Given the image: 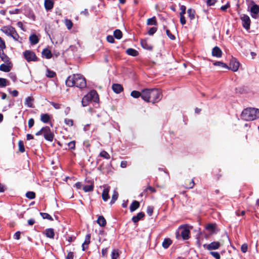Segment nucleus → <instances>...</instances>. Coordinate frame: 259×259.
Wrapping results in <instances>:
<instances>
[{
    "label": "nucleus",
    "mask_w": 259,
    "mask_h": 259,
    "mask_svg": "<svg viewBox=\"0 0 259 259\" xmlns=\"http://www.w3.org/2000/svg\"><path fill=\"white\" fill-rule=\"evenodd\" d=\"M215 228V225L213 224H209L206 226V229L213 232Z\"/></svg>",
    "instance_id": "48"
},
{
    "label": "nucleus",
    "mask_w": 259,
    "mask_h": 259,
    "mask_svg": "<svg viewBox=\"0 0 259 259\" xmlns=\"http://www.w3.org/2000/svg\"><path fill=\"white\" fill-rule=\"evenodd\" d=\"M1 30L8 36L12 37L15 41L21 42V38L16 31L15 28L8 26L3 27Z\"/></svg>",
    "instance_id": "4"
},
{
    "label": "nucleus",
    "mask_w": 259,
    "mask_h": 259,
    "mask_svg": "<svg viewBox=\"0 0 259 259\" xmlns=\"http://www.w3.org/2000/svg\"><path fill=\"white\" fill-rule=\"evenodd\" d=\"M126 53L128 55L134 56V57H136V56H138L139 54V53L137 50H136L134 49H132V48H129V49H127L126 51Z\"/></svg>",
    "instance_id": "25"
},
{
    "label": "nucleus",
    "mask_w": 259,
    "mask_h": 259,
    "mask_svg": "<svg viewBox=\"0 0 259 259\" xmlns=\"http://www.w3.org/2000/svg\"><path fill=\"white\" fill-rule=\"evenodd\" d=\"M145 216V214L143 212H139L137 215L134 216L132 218V221L134 223H136L140 220L142 219Z\"/></svg>",
    "instance_id": "18"
},
{
    "label": "nucleus",
    "mask_w": 259,
    "mask_h": 259,
    "mask_svg": "<svg viewBox=\"0 0 259 259\" xmlns=\"http://www.w3.org/2000/svg\"><path fill=\"white\" fill-rule=\"evenodd\" d=\"M203 246L208 250H215L220 247L221 243L218 241H214L208 244H204Z\"/></svg>",
    "instance_id": "9"
},
{
    "label": "nucleus",
    "mask_w": 259,
    "mask_h": 259,
    "mask_svg": "<svg viewBox=\"0 0 259 259\" xmlns=\"http://www.w3.org/2000/svg\"><path fill=\"white\" fill-rule=\"evenodd\" d=\"M172 241L169 238H165L164 239L162 245V247L166 249L169 247V246L171 244Z\"/></svg>",
    "instance_id": "26"
},
{
    "label": "nucleus",
    "mask_w": 259,
    "mask_h": 259,
    "mask_svg": "<svg viewBox=\"0 0 259 259\" xmlns=\"http://www.w3.org/2000/svg\"><path fill=\"white\" fill-rule=\"evenodd\" d=\"M19 150L20 152L23 153L25 151V148L23 144V142L21 140L18 142Z\"/></svg>",
    "instance_id": "40"
},
{
    "label": "nucleus",
    "mask_w": 259,
    "mask_h": 259,
    "mask_svg": "<svg viewBox=\"0 0 259 259\" xmlns=\"http://www.w3.org/2000/svg\"><path fill=\"white\" fill-rule=\"evenodd\" d=\"M40 120L44 123H48L50 120V116L48 114H41Z\"/></svg>",
    "instance_id": "29"
},
{
    "label": "nucleus",
    "mask_w": 259,
    "mask_h": 259,
    "mask_svg": "<svg viewBox=\"0 0 259 259\" xmlns=\"http://www.w3.org/2000/svg\"><path fill=\"white\" fill-rule=\"evenodd\" d=\"M34 124V120L33 118H30L28 120V127L29 128H31Z\"/></svg>",
    "instance_id": "63"
},
{
    "label": "nucleus",
    "mask_w": 259,
    "mask_h": 259,
    "mask_svg": "<svg viewBox=\"0 0 259 259\" xmlns=\"http://www.w3.org/2000/svg\"><path fill=\"white\" fill-rule=\"evenodd\" d=\"M156 31L157 28L155 27H153L149 29L148 33L150 35H152L156 32Z\"/></svg>",
    "instance_id": "50"
},
{
    "label": "nucleus",
    "mask_w": 259,
    "mask_h": 259,
    "mask_svg": "<svg viewBox=\"0 0 259 259\" xmlns=\"http://www.w3.org/2000/svg\"><path fill=\"white\" fill-rule=\"evenodd\" d=\"M68 146L70 149L74 150L75 148V142L74 141L70 142L68 144Z\"/></svg>",
    "instance_id": "52"
},
{
    "label": "nucleus",
    "mask_w": 259,
    "mask_h": 259,
    "mask_svg": "<svg viewBox=\"0 0 259 259\" xmlns=\"http://www.w3.org/2000/svg\"><path fill=\"white\" fill-rule=\"evenodd\" d=\"M148 191H150L151 193H154L156 192V190L154 188L151 187V186H148L144 191V192L142 193L141 194V196H143V195H145L144 193H147Z\"/></svg>",
    "instance_id": "43"
},
{
    "label": "nucleus",
    "mask_w": 259,
    "mask_h": 259,
    "mask_svg": "<svg viewBox=\"0 0 259 259\" xmlns=\"http://www.w3.org/2000/svg\"><path fill=\"white\" fill-rule=\"evenodd\" d=\"M216 2L217 0H206V4L209 6H213Z\"/></svg>",
    "instance_id": "58"
},
{
    "label": "nucleus",
    "mask_w": 259,
    "mask_h": 259,
    "mask_svg": "<svg viewBox=\"0 0 259 259\" xmlns=\"http://www.w3.org/2000/svg\"><path fill=\"white\" fill-rule=\"evenodd\" d=\"M248 246L247 244H243L241 247V250L242 252L245 253L247 251Z\"/></svg>",
    "instance_id": "55"
},
{
    "label": "nucleus",
    "mask_w": 259,
    "mask_h": 259,
    "mask_svg": "<svg viewBox=\"0 0 259 259\" xmlns=\"http://www.w3.org/2000/svg\"><path fill=\"white\" fill-rule=\"evenodd\" d=\"M43 135L46 140L50 142H52L53 141L54 135L49 126H46L44 127Z\"/></svg>",
    "instance_id": "7"
},
{
    "label": "nucleus",
    "mask_w": 259,
    "mask_h": 259,
    "mask_svg": "<svg viewBox=\"0 0 259 259\" xmlns=\"http://www.w3.org/2000/svg\"><path fill=\"white\" fill-rule=\"evenodd\" d=\"M118 196V193L116 191H114L113 194L112 195V199L110 201L111 204H112L115 202V201L117 199Z\"/></svg>",
    "instance_id": "42"
},
{
    "label": "nucleus",
    "mask_w": 259,
    "mask_h": 259,
    "mask_svg": "<svg viewBox=\"0 0 259 259\" xmlns=\"http://www.w3.org/2000/svg\"><path fill=\"white\" fill-rule=\"evenodd\" d=\"M50 104L56 109H59L61 108V105L59 103H56L52 102L50 103Z\"/></svg>",
    "instance_id": "57"
},
{
    "label": "nucleus",
    "mask_w": 259,
    "mask_h": 259,
    "mask_svg": "<svg viewBox=\"0 0 259 259\" xmlns=\"http://www.w3.org/2000/svg\"><path fill=\"white\" fill-rule=\"evenodd\" d=\"M241 118L246 121H251L259 118V109L254 108L244 109L241 113Z\"/></svg>",
    "instance_id": "3"
},
{
    "label": "nucleus",
    "mask_w": 259,
    "mask_h": 259,
    "mask_svg": "<svg viewBox=\"0 0 259 259\" xmlns=\"http://www.w3.org/2000/svg\"><path fill=\"white\" fill-rule=\"evenodd\" d=\"M44 234L46 235L47 237L51 239H54L55 236L54 230L52 228L46 229Z\"/></svg>",
    "instance_id": "17"
},
{
    "label": "nucleus",
    "mask_w": 259,
    "mask_h": 259,
    "mask_svg": "<svg viewBox=\"0 0 259 259\" xmlns=\"http://www.w3.org/2000/svg\"><path fill=\"white\" fill-rule=\"evenodd\" d=\"M141 45L142 47L146 50H152L153 47L151 45L149 44L146 40L142 39L141 40Z\"/></svg>",
    "instance_id": "19"
},
{
    "label": "nucleus",
    "mask_w": 259,
    "mask_h": 259,
    "mask_svg": "<svg viewBox=\"0 0 259 259\" xmlns=\"http://www.w3.org/2000/svg\"><path fill=\"white\" fill-rule=\"evenodd\" d=\"M66 84L70 87L76 86L79 88H84L87 83L84 77L77 74L69 76L66 80Z\"/></svg>",
    "instance_id": "2"
},
{
    "label": "nucleus",
    "mask_w": 259,
    "mask_h": 259,
    "mask_svg": "<svg viewBox=\"0 0 259 259\" xmlns=\"http://www.w3.org/2000/svg\"><path fill=\"white\" fill-rule=\"evenodd\" d=\"M119 255L118 251L116 249H113L111 253V259H117Z\"/></svg>",
    "instance_id": "44"
},
{
    "label": "nucleus",
    "mask_w": 259,
    "mask_h": 259,
    "mask_svg": "<svg viewBox=\"0 0 259 259\" xmlns=\"http://www.w3.org/2000/svg\"><path fill=\"white\" fill-rule=\"evenodd\" d=\"M250 12L254 14H257L259 13V6L256 4L253 5L251 7Z\"/></svg>",
    "instance_id": "33"
},
{
    "label": "nucleus",
    "mask_w": 259,
    "mask_h": 259,
    "mask_svg": "<svg viewBox=\"0 0 259 259\" xmlns=\"http://www.w3.org/2000/svg\"><path fill=\"white\" fill-rule=\"evenodd\" d=\"M23 55L25 59L28 61H37L38 58L36 57L35 54L30 50H26L23 53Z\"/></svg>",
    "instance_id": "6"
},
{
    "label": "nucleus",
    "mask_w": 259,
    "mask_h": 259,
    "mask_svg": "<svg viewBox=\"0 0 259 259\" xmlns=\"http://www.w3.org/2000/svg\"><path fill=\"white\" fill-rule=\"evenodd\" d=\"M8 80L4 78H0V87H5L8 84H7Z\"/></svg>",
    "instance_id": "45"
},
{
    "label": "nucleus",
    "mask_w": 259,
    "mask_h": 259,
    "mask_svg": "<svg viewBox=\"0 0 259 259\" xmlns=\"http://www.w3.org/2000/svg\"><path fill=\"white\" fill-rule=\"evenodd\" d=\"M212 55L217 58H220L222 56V51L220 48L216 46L212 50Z\"/></svg>",
    "instance_id": "12"
},
{
    "label": "nucleus",
    "mask_w": 259,
    "mask_h": 259,
    "mask_svg": "<svg viewBox=\"0 0 259 259\" xmlns=\"http://www.w3.org/2000/svg\"><path fill=\"white\" fill-rule=\"evenodd\" d=\"M46 75L48 77L53 78L56 75V73L53 71L48 70Z\"/></svg>",
    "instance_id": "51"
},
{
    "label": "nucleus",
    "mask_w": 259,
    "mask_h": 259,
    "mask_svg": "<svg viewBox=\"0 0 259 259\" xmlns=\"http://www.w3.org/2000/svg\"><path fill=\"white\" fill-rule=\"evenodd\" d=\"M99 155L105 159H109L110 158V155L105 151L103 150L100 153Z\"/></svg>",
    "instance_id": "39"
},
{
    "label": "nucleus",
    "mask_w": 259,
    "mask_h": 259,
    "mask_svg": "<svg viewBox=\"0 0 259 259\" xmlns=\"http://www.w3.org/2000/svg\"><path fill=\"white\" fill-rule=\"evenodd\" d=\"M44 6L47 11H50L54 7V2L53 0H45Z\"/></svg>",
    "instance_id": "16"
},
{
    "label": "nucleus",
    "mask_w": 259,
    "mask_h": 259,
    "mask_svg": "<svg viewBox=\"0 0 259 259\" xmlns=\"http://www.w3.org/2000/svg\"><path fill=\"white\" fill-rule=\"evenodd\" d=\"M65 24L67 28L68 29H70L72 28V26H73V23H72V21L70 20H69V19H66L65 20Z\"/></svg>",
    "instance_id": "46"
},
{
    "label": "nucleus",
    "mask_w": 259,
    "mask_h": 259,
    "mask_svg": "<svg viewBox=\"0 0 259 259\" xmlns=\"http://www.w3.org/2000/svg\"><path fill=\"white\" fill-rule=\"evenodd\" d=\"M26 196L30 199H34L35 197V194L33 192L29 191L26 193Z\"/></svg>",
    "instance_id": "47"
},
{
    "label": "nucleus",
    "mask_w": 259,
    "mask_h": 259,
    "mask_svg": "<svg viewBox=\"0 0 259 259\" xmlns=\"http://www.w3.org/2000/svg\"><path fill=\"white\" fill-rule=\"evenodd\" d=\"M113 92L116 94H119L123 91V88L120 84L113 83L112 86Z\"/></svg>",
    "instance_id": "15"
},
{
    "label": "nucleus",
    "mask_w": 259,
    "mask_h": 259,
    "mask_svg": "<svg viewBox=\"0 0 259 259\" xmlns=\"http://www.w3.org/2000/svg\"><path fill=\"white\" fill-rule=\"evenodd\" d=\"M240 19L242 22V26L246 30L249 29L251 23L249 17L245 14H241Z\"/></svg>",
    "instance_id": "8"
},
{
    "label": "nucleus",
    "mask_w": 259,
    "mask_h": 259,
    "mask_svg": "<svg viewBox=\"0 0 259 259\" xmlns=\"http://www.w3.org/2000/svg\"><path fill=\"white\" fill-rule=\"evenodd\" d=\"M131 96L134 98H138L140 97H142V92L140 93L137 91H133L131 92Z\"/></svg>",
    "instance_id": "35"
},
{
    "label": "nucleus",
    "mask_w": 259,
    "mask_h": 259,
    "mask_svg": "<svg viewBox=\"0 0 259 259\" xmlns=\"http://www.w3.org/2000/svg\"><path fill=\"white\" fill-rule=\"evenodd\" d=\"M97 222L101 227H105L106 225V221L102 215H100L98 217Z\"/></svg>",
    "instance_id": "21"
},
{
    "label": "nucleus",
    "mask_w": 259,
    "mask_h": 259,
    "mask_svg": "<svg viewBox=\"0 0 259 259\" xmlns=\"http://www.w3.org/2000/svg\"><path fill=\"white\" fill-rule=\"evenodd\" d=\"M33 99L31 97H28L25 99V105L28 107L33 108L34 106L32 103Z\"/></svg>",
    "instance_id": "24"
},
{
    "label": "nucleus",
    "mask_w": 259,
    "mask_h": 259,
    "mask_svg": "<svg viewBox=\"0 0 259 259\" xmlns=\"http://www.w3.org/2000/svg\"><path fill=\"white\" fill-rule=\"evenodd\" d=\"M181 231V234L179 235L178 233L176 234L177 239H179L181 236L184 240H188L190 238V230L186 227L182 226L179 228Z\"/></svg>",
    "instance_id": "5"
},
{
    "label": "nucleus",
    "mask_w": 259,
    "mask_h": 259,
    "mask_svg": "<svg viewBox=\"0 0 259 259\" xmlns=\"http://www.w3.org/2000/svg\"><path fill=\"white\" fill-rule=\"evenodd\" d=\"M187 13L188 14V16L191 20H193L195 18V11L194 10L192 9H189L187 10Z\"/></svg>",
    "instance_id": "34"
},
{
    "label": "nucleus",
    "mask_w": 259,
    "mask_h": 259,
    "mask_svg": "<svg viewBox=\"0 0 259 259\" xmlns=\"http://www.w3.org/2000/svg\"><path fill=\"white\" fill-rule=\"evenodd\" d=\"M239 62L235 58H232L230 62V66L228 69H230L234 72L237 71L239 67Z\"/></svg>",
    "instance_id": "10"
},
{
    "label": "nucleus",
    "mask_w": 259,
    "mask_h": 259,
    "mask_svg": "<svg viewBox=\"0 0 259 259\" xmlns=\"http://www.w3.org/2000/svg\"><path fill=\"white\" fill-rule=\"evenodd\" d=\"M93 189H94V185L93 184L86 185V186H83V190L85 192H91L93 190Z\"/></svg>",
    "instance_id": "36"
},
{
    "label": "nucleus",
    "mask_w": 259,
    "mask_h": 259,
    "mask_svg": "<svg viewBox=\"0 0 259 259\" xmlns=\"http://www.w3.org/2000/svg\"><path fill=\"white\" fill-rule=\"evenodd\" d=\"M157 24L156 17L155 16L149 18L147 21V24L148 25H156Z\"/></svg>",
    "instance_id": "31"
},
{
    "label": "nucleus",
    "mask_w": 259,
    "mask_h": 259,
    "mask_svg": "<svg viewBox=\"0 0 259 259\" xmlns=\"http://www.w3.org/2000/svg\"><path fill=\"white\" fill-rule=\"evenodd\" d=\"M88 95L91 99V101H93L95 102H98L99 101V97L97 92L95 90L91 91Z\"/></svg>",
    "instance_id": "11"
},
{
    "label": "nucleus",
    "mask_w": 259,
    "mask_h": 259,
    "mask_svg": "<svg viewBox=\"0 0 259 259\" xmlns=\"http://www.w3.org/2000/svg\"><path fill=\"white\" fill-rule=\"evenodd\" d=\"M230 7V3L228 2L225 5L221 7V10L223 11H226V10Z\"/></svg>",
    "instance_id": "59"
},
{
    "label": "nucleus",
    "mask_w": 259,
    "mask_h": 259,
    "mask_svg": "<svg viewBox=\"0 0 259 259\" xmlns=\"http://www.w3.org/2000/svg\"><path fill=\"white\" fill-rule=\"evenodd\" d=\"M40 214L44 219H48L52 221H53L52 217L48 213L40 212Z\"/></svg>",
    "instance_id": "37"
},
{
    "label": "nucleus",
    "mask_w": 259,
    "mask_h": 259,
    "mask_svg": "<svg viewBox=\"0 0 259 259\" xmlns=\"http://www.w3.org/2000/svg\"><path fill=\"white\" fill-rule=\"evenodd\" d=\"M0 48L1 51H3L6 48L5 42L1 37H0Z\"/></svg>",
    "instance_id": "54"
},
{
    "label": "nucleus",
    "mask_w": 259,
    "mask_h": 259,
    "mask_svg": "<svg viewBox=\"0 0 259 259\" xmlns=\"http://www.w3.org/2000/svg\"><path fill=\"white\" fill-rule=\"evenodd\" d=\"M12 64L11 62L6 64H2L0 65V70L5 72H9L12 68Z\"/></svg>",
    "instance_id": "14"
},
{
    "label": "nucleus",
    "mask_w": 259,
    "mask_h": 259,
    "mask_svg": "<svg viewBox=\"0 0 259 259\" xmlns=\"http://www.w3.org/2000/svg\"><path fill=\"white\" fill-rule=\"evenodd\" d=\"M164 29H166V33L167 35V36L171 40L175 39L176 37L174 35L172 34L170 32V31L166 28L165 26H163Z\"/></svg>",
    "instance_id": "41"
},
{
    "label": "nucleus",
    "mask_w": 259,
    "mask_h": 259,
    "mask_svg": "<svg viewBox=\"0 0 259 259\" xmlns=\"http://www.w3.org/2000/svg\"><path fill=\"white\" fill-rule=\"evenodd\" d=\"M42 55L47 59H50L52 57L51 51L48 49L43 50L42 51Z\"/></svg>",
    "instance_id": "22"
},
{
    "label": "nucleus",
    "mask_w": 259,
    "mask_h": 259,
    "mask_svg": "<svg viewBox=\"0 0 259 259\" xmlns=\"http://www.w3.org/2000/svg\"><path fill=\"white\" fill-rule=\"evenodd\" d=\"M90 101H91V99L87 94L84 96L82 99L81 104L82 106L85 107L88 106Z\"/></svg>",
    "instance_id": "28"
},
{
    "label": "nucleus",
    "mask_w": 259,
    "mask_h": 259,
    "mask_svg": "<svg viewBox=\"0 0 259 259\" xmlns=\"http://www.w3.org/2000/svg\"><path fill=\"white\" fill-rule=\"evenodd\" d=\"M213 65L214 66H221L224 68H228V66L226 64L221 61H215L213 63Z\"/></svg>",
    "instance_id": "38"
},
{
    "label": "nucleus",
    "mask_w": 259,
    "mask_h": 259,
    "mask_svg": "<svg viewBox=\"0 0 259 259\" xmlns=\"http://www.w3.org/2000/svg\"><path fill=\"white\" fill-rule=\"evenodd\" d=\"M140 206V203L138 201L135 200L134 201L131 205H130V210L131 212H133L138 209Z\"/></svg>",
    "instance_id": "23"
},
{
    "label": "nucleus",
    "mask_w": 259,
    "mask_h": 259,
    "mask_svg": "<svg viewBox=\"0 0 259 259\" xmlns=\"http://www.w3.org/2000/svg\"><path fill=\"white\" fill-rule=\"evenodd\" d=\"M153 212V207L151 206H148L147 208V213L149 216H151Z\"/></svg>",
    "instance_id": "53"
},
{
    "label": "nucleus",
    "mask_w": 259,
    "mask_h": 259,
    "mask_svg": "<svg viewBox=\"0 0 259 259\" xmlns=\"http://www.w3.org/2000/svg\"><path fill=\"white\" fill-rule=\"evenodd\" d=\"M210 254L215 259H220L221 256L219 252L215 251H210Z\"/></svg>",
    "instance_id": "49"
},
{
    "label": "nucleus",
    "mask_w": 259,
    "mask_h": 259,
    "mask_svg": "<svg viewBox=\"0 0 259 259\" xmlns=\"http://www.w3.org/2000/svg\"><path fill=\"white\" fill-rule=\"evenodd\" d=\"M0 58L5 63H9L10 62L9 57L5 54L3 51H0Z\"/></svg>",
    "instance_id": "20"
},
{
    "label": "nucleus",
    "mask_w": 259,
    "mask_h": 259,
    "mask_svg": "<svg viewBox=\"0 0 259 259\" xmlns=\"http://www.w3.org/2000/svg\"><path fill=\"white\" fill-rule=\"evenodd\" d=\"M180 22L182 25H184L186 24V20L184 17V15L180 14Z\"/></svg>",
    "instance_id": "60"
},
{
    "label": "nucleus",
    "mask_w": 259,
    "mask_h": 259,
    "mask_svg": "<svg viewBox=\"0 0 259 259\" xmlns=\"http://www.w3.org/2000/svg\"><path fill=\"white\" fill-rule=\"evenodd\" d=\"M114 37L116 39H119L122 37V33L119 29H116L114 31Z\"/></svg>",
    "instance_id": "32"
},
{
    "label": "nucleus",
    "mask_w": 259,
    "mask_h": 259,
    "mask_svg": "<svg viewBox=\"0 0 259 259\" xmlns=\"http://www.w3.org/2000/svg\"><path fill=\"white\" fill-rule=\"evenodd\" d=\"M107 40L110 43H113L114 42V37L112 35H108L107 36Z\"/></svg>",
    "instance_id": "62"
},
{
    "label": "nucleus",
    "mask_w": 259,
    "mask_h": 259,
    "mask_svg": "<svg viewBox=\"0 0 259 259\" xmlns=\"http://www.w3.org/2000/svg\"><path fill=\"white\" fill-rule=\"evenodd\" d=\"M194 185H195V183H194V180L192 179L191 182H190V184L188 185V186H185V188L186 189H192L193 188V187L194 186Z\"/></svg>",
    "instance_id": "61"
},
{
    "label": "nucleus",
    "mask_w": 259,
    "mask_h": 259,
    "mask_svg": "<svg viewBox=\"0 0 259 259\" xmlns=\"http://www.w3.org/2000/svg\"><path fill=\"white\" fill-rule=\"evenodd\" d=\"M108 189H104L102 194V199L104 201H106L109 198L108 193H109Z\"/></svg>",
    "instance_id": "30"
},
{
    "label": "nucleus",
    "mask_w": 259,
    "mask_h": 259,
    "mask_svg": "<svg viewBox=\"0 0 259 259\" xmlns=\"http://www.w3.org/2000/svg\"><path fill=\"white\" fill-rule=\"evenodd\" d=\"M65 123L69 126H72L73 124V121L72 119L66 118L64 120Z\"/></svg>",
    "instance_id": "56"
},
{
    "label": "nucleus",
    "mask_w": 259,
    "mask_h": 259,
    "mask_svg": "<svg viewBox=\"0 0 259 259\" xmlns=\"http://www.w3.org/2000/svg\"><path fill=\"white\" fill-rule=\"evenodd\" d=\"M91 235L90 234H88L85 237V240L82 244V250L84 251L88 248V245L90 243Z\"/></svg>",
    "instance_id": "13"
},
{
    "label": "nucleus",
    "mask_w": 259,
    "mask_h": 259,
    "mask_svg": "<svg viewBox=\"0 0 259 259\" xmlns=\"http://www.w3.org/2000/svg\"><path fill=\"white\" fill-rule=\"evenodd\" d=\"M162 98V92L158 89H145L142 91V98L147 102L157 103Z\"/></svg>",
    "instance_id": "1"
},
{
    "label": "nucleus",
    "mask_w": 259,
    "mask_h": 259,
    "mask_svg": "<svg viewBox=\"0 0 259 259\" xmlns=\"http://www.w3.org/2000/svg\"><path fill=\"white\" fill-rule=\"evenodd\" d=\"M29 40L32 45H36L39 41L38 37L35 34H32L29 37Z\"/></svg>",
    "instance_id": "27"
},
{
    "label": "nucleus",
    "mask_w": 259,
    "mask_h": 259,
    "mask_svg": "<svg viewBox=\"0 0 259 259\" xmlns=\"http://www.w3.org/2000/svg\"><path fill=\"white\" fill-rule=\"evenodd\" d=\"M186 8L185 6L182 5L180 7L181 12L180 14L184 15L186 13Z\"/></svg>",
    "instance_id": "64"
}]
</instances>
